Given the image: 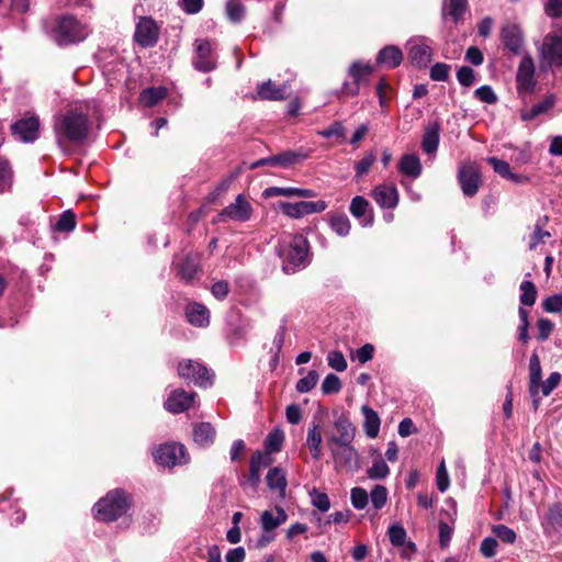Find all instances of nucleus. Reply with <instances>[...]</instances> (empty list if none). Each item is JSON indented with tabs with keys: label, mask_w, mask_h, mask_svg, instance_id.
Masks as SVG:
<instances>
[{
	"label": "nucleus",
	"mask_w": 562,
	"mask_h": 562,
	"mask_svg": "<svg viewBox=\"0 0 562 562\" xmlns=\"http://www.w3.org/2000/svg\"><path fill=\"white\" fill-rule=\"evenodd\" d=\"M282 268L286 273L304 269L311 262L310 243L302 234L284 238L279 248Z\"/></svg>",
	"instance_id": "obj_1"
},
{
	"label": "nucleus",
	"mask_w": 562,
	"mask_h": 562,
	"mask_svg": "<svg viewBox=\"0 0 562 562\" xmlns=\"http://www.w3.org/2000/svg\"><path fill=\"white\" fill-rule=\"evenodd\" d=\"M90 131V122L86 112L72 109L67 111L55 125L57 142L81 143Z\"/></svg>",
	"instance_id": "obj_2"
},
{
	"label": "nucleus",
	"mask_w": 562,
	"mask_h": 562,
	"mask_svg": "<svg viewBox=\"0 0 562 562\" xmlns=\"http://www.w3.org/2000/svg\"><path fill=\"white\" fill-rule=\"evenodd\" d=\"M90 33L89 26L72 15H61L54 27L55 40L59 45L83 41Z\"/></svg>",
	"instance_id": "obj_3"
},
{
	"label": "nucleus",
	"mask_w": 562,
	"mask_h": 562,
	"mask_svg": "<svg viewBox=\"0 0 562 562\" xmlns=\"http://www.w3.org/2000/svg\"><path fill=\"white\" fill-rule=\"evenodd\" d=\"M130 504L124 492L114 490L109 492L94 506V517L101 521H113L124 515Z\"/></svg>",
	"instance_id": "obj_4"
},
{
	"label": "nucleus",
	"mask_w": 562,
	"mask_h": 562,
	"mask_svg": "<svg viewBox=\"0 0 562 562\" xmlns=\"http://www.w3.org/2000/svg\"><path fill=\"white\" fill-rule=\"evenodd\" d=\"M335 467L348 472H356L359 469V452L352 442H327Z\"/></svg>",
	"instance_id": "obj_5"
},
{
	"label": "nucleus",
	"mask_w": 562,
	"mask_h": 562,
	"mask_svg": "<svg viewBox=\"0 0 562 562\" xmlns=\"http://www.w3.org/2000/svg\"><path fill=\"white\" fill-rule=\"evenodd\" d=\"M539 59L548 66H562V34L548 33L537 44Z\"/></svg>",
	"instance_id": "obj_6"
},
{
	"label": "nucleus",
	"mask_w": 562,
	"mask_h": 562,
	"mask_svg": "<svg viewBox=\"0 0 562 562\" xmlns=\"http://www.w3.org/2000/svg\"><path fill=\"white\" fill-rule=\"evenodd\" d=\"M154 459L159 465L172 468L186 464L189 461V456L183 445L166 443L155 450Z\"/></svg>",
	"instance_id": "obj_7"
},
{
	"label": "nucleus",
	"mask_w": 562,
	"mask_h": 562,
	"mask_svg": "<svg viewBox=\"0 0 562 562\" xmlns=\"http://www.w3.org/2000/svg\"><path fill=\"white\" fill-rule=\"evenodd\" d=\"M178 375L188 383H194L198 386L206 387L212 384L213 375L207 368L192 360L179 362Z\"/></svg>",
	"instance_id": "obj_8"
},
{
	"label": "nucleus",
	"mask_w": 562,
	"mask_h": 562,
	"mask_svg": "<svg viewBox=\"0 0 562 562\" xmlns=\"http://www.w3.org/2000/svg\"><path fill=\"white\" fill-rule=\"evenodd\" d=\"M254 209L250 202L243 194H238L235 201L224 207L220 214L218 220L234 221V222H247L252 216Z\"/></svg>",
	"instance_id": "obj_9"
},
{
	"label": "nucleus",
	"mask_w": 562,
	"mask_h": 562,
	"mask_svg": "<svg viewBox=\"0 0 562 562\" xmlns=\"http://www.w3.org/2000/svg\"><path fill=\"white\" fill-rule=\"evenodd\" d=\"M458 180L465 196H474L481 186V173L476 164L468 162L460 166Z\"/></svg>",
	"instance_id": "obj_10"
},
{
	"label": "nucleus",
	"mask_w": 562,
	"mask_h": 562,
	"mask_svg": "<svg viewBox=\"0 0 562 562\" xmlns=\"http://www.w3.org/2000/svg\"><path fill=\"white\" fill-rule=\"evenodd\" d=\"M280 210L289 217L301 218L305 215L322 213L327 209V203L323 200L318 201H301V202H280Z\"/></svg>",
	"instance_id": "obj_11"
},
{
	"label": "nucleus",
	"mask_w": 562,
	"mask_h": 562,
	"mask_svg": "<svg viewBox=\"0 0 562 562\" xmlns=\"http://www.w3.org/2000/svg\"><path fill=\"white\" fill-rule=\"evenodd\" d=\"M536 86L535 80V63L529 54L522 56L517 74H516V88L518 93H529Z\"/></svg>",
	"instance_id": "obj_12"
},
{
	"label": "nucleus",
	"mask_w": 562,
	"mask_h": 562,
	"mask_svg": "<svg viewBox=\"0 0 562 562\" xmlns=\"http://www.w3.org/2000/svg\"><path fill=\"white\" fill-rule=\"evenodd\" d=\"M159 27L151 18H142L135 29L134 38L142 47H153L157 44Z\"/></svg>",
	"instance_id": "obj_13"
},
{
	"label": "nucleus",
	"mask_w": 562,
	"mask_h": 562,
	"mask_svg": "<svg viewBox=\"0 0 562 562\" xmlns=\"http://www.w3.org/2000/svg\"><path fill=\"white\" fill-rule=\"evenodd\" d=\"M408 58L411 63L419 68L426 67L431 60V47L426 37L412 38L408 42Z\"/></svg>",
	"instance_id": "obj_14"
},
{
	"label": "nucleus",
	"mask_w": 562,
	"mask_h": 562,
	"mask_svg": "<svg viewBox=\"0 0 562 562\" xmlns=\"http://www.w3.org/2000/svg\"><path fill=\"white\" fill-rule=\"evenodd\" d=\"M373 71V67L370 64H362L355 61L349 68V75L352 77V82H345L341 91L347 95H357L359 93L360 83L366 80Z\"/></svg>",
	"instance_id": "obj_15"
},
{
	"label": "nucleus",
	"mask_w": 562,
	"mask_h": 562,
	"mask_svg": "<svg viewBox=\"0 0 562 562\" xmlns=\"http://www.w3.org/2000/svg\"><path fill=\"white\" fill-rule=\"evenodd\" d=\"M13 135L21 142L32 143L38 138L40 121L38 117L32 115L21 119L12 125Z\"/></svg>",
	"instance_id": "obj_16"
},
{
	"label": "nucleus",
	"mask_w": 562,
	"mask_h": 562,
	"mask_svg": "<svg viewBox=\"0 0 562 562\" xmlns=\"http://www.w3.org/2000/svg\"><path fill=\"white\" fill-rule=\"evenodd\" d=\"M195 393L176 389L170 392L164 403L165 408L172 414H179L189 409L194 403Z\"/></svg>",
	"instance_id": "obj_17"
},
{
	"label": "nucleus",
	"mask_w": 562,
	"mask_h": 562,
	"mask_svg": "<svg viewBox=\"0 0 562 562\" xmlns=\"http://www.w3.org/2000/svg\"><path fill=\"white\" fill-rule=\"evenodd\" d=\"M501 38L504 46L514 55H519L522 52L524 34L517 24L504 25L501 30Z\"/></svg>",
	"instance_id": "obj_18"
},
{
	"label": "nucleus",
	"mask_w": 562,
	"mask_h": 562,
	"mask_svg": "<svg viewBox=\"0 0 562 562\" xmlns=\"http://www.w3.org/2000/svg\"><path fill=\"white\" fill-rule=\"evenodd\" d=\"M372 198L382 209H395L398 204L400 195L394 183H382L372 191Z\"/></svg>",
	"instance_id": "obj_19"
},
{
	"label": "nucleus",
	"mask_w": 562,
	"mask_h": 562,
	"mask_svg": "<svg viewBox=\"0 0 562 562\" xmlns=\"http://www.w3.org/2000/svg\"><path fill=\"white\" fill-rule=\"evenodd\" d=\"M333 425L336 432L327 437V442L353 441L356 427L347 416L340 415L334 420Z\"/></svg>",
	"instance_id": "obj_20"
},
{
	"label": "nucleus",
	"mask_w": 562,
	"mask_h": 562,
	"mask_svg": "<svg viewBox=\"0 0 562 562\" xmlns=\"http://www.w3.org/2000/svg\"><path fill=\"white\" fill-rule=\"evenodd\" d=\"M196 57L193 61L194 67L203 72H209L215 68V61L212 57V45L207 40L195 42Z\"/></svg>",
	"instance_id": "obj_21"
},
{
	"label": "nucleus",
	"mask_w": 562,
	"mask_h": 562,
	"mask_svg": "<svg viewBox=\"0 0 562 562\" xmlns=\"http://www.w3.org/2000/svg\"><path fill=\"white\" fill-rule=\"evenodd\" d=\"M267 485L269 490L277 493L280 499L285 498V491L288 486L286 474L280 467L271 468L266 476Z\"/></svg>",
	"instance_id": "obj_22"
},
{
	"label": "nucleus",
	"mask_w": 562,
	"mask_h": 562,
	"mask_svg": "<svg viewBox=\"0 0 562 562\" xmlns=\"http://www.w3.org/2000/svg\"><path fill=\"white\" fill-rule=\"evenodd\" d=\"M349 211L353 217L360 220L362 226L372 225L373 215L370 212V203L366 198L361 195L355 196L350 202Z\"/></svg>",
	"instance_id": "obj_23"
},
{
	"label": "nucleus",
	"mask_w": 562,
	"mask_h": 562,
	"mask_svg": "<svg viewBox=\"0 0 562 562\" xmlns=\"http://www.w3.org/2000/svg\"><path fill=\"white\" fill-rule=\"evenodd\" d=\"M288 519V514L282 507L276 506L274 512L265 510L260 516V526L263 531L273 532Z\"/></svg>",
	"instance_id": "obj_24"
},
{
	"label": "nucleus",
	"mask_w": 562,
	"mask_h": 562,
	"mask_svg": "<svg viewBox=\"0 0 562 562\" xmlns=\"http://www.w3.org/2000/svg\"><path fill=\"white\" fill-rule=\"evenodd\" d=\"M398 171L406 177L417 179L423 171L420 159L415 154H404L397 164Z\"/></svg>",
	"instance_id": "obj_25"
},
{
	"label": "nucleus",
	"mask_w": 562,
	"mask_h": 562,
	"mask_svg": "<svg viewBox=\"0 0 562 562\" xmlns=\"http://www.w3.org/2000/svg\"><path fill=\"white\" fill-rule=\"evenodd\" d=\"M186 316L188 322L198 327H205L210 323L209 310L199 303H191L186 308Z\"/></svg>",
	"instance_id": "obj_26"
},
{
	"label": "nucleus",
	"mask_w": 562,
	"mask_h": 562,
	"mask_svg": "<svg viewBox=\"0 0 562 562\" xmlns=\"http://www.w3.org/2000/svg\"><path fill=\"white\" fill-rule=\"evenodd\" d=\"M440 124L438 122L429 123L424 132L422 148L426 154H435L439 145Z\"/></svg>",
	"instance_id": "obj_27"
},
{
	"label": "nucleus",
	"mask_w": 562,
	"mask_h": 562,
	"mask_svg": "<svg viewBox=\"0 0 562 562\" xmlns=\"http://www.w3.org/2000/svg\"><path fill=\"white\" fill-rule=\"evenodd\" d=\"M363 415V430L367 437L374 439L378 437L381 426V419L378 413L368 405L361 407Z\"/></svg>",
	"instance_id": "obj_28"
},
{
	"label": "nucleus",
	"mask_w": 562,
	"mask_h": 562,
	"mask_svg": "<svg viewBox=\"0 0 562 562\" xmlns=\"http://www.w3.org/2000/svg\"><path fill=\"white\" fill-rule=\"evenodd\" d=\"M542 379V369L539 356L533 352L529 360V393L531 397L539 394L540 382Z\"/></svg>",
	"instance_id": "obj_29"
},
{
	"label": "nucleus",
	"mask_w": 562,
	"mask_h": 562,
	"mask_svg": "<svg viewBox=\"0 0 562 562\" xmlns=\"http://www.w3.org/2000/svg\"><path fill=\"white\" fill-rule=\"evenodd\" d=\"M403 54L396 46H386L379 52L376 63L386 68H395L401 65Z\"/></svg>",
	"instance_id": "obj_30"
},
{
	"label": "nucleus",
	"mask_w": 562,
	"mask_h": 562,
	"mask_svg": "<svg viewBox=\"0 0 562 562\" xmlns=\"http://www.w3.org/2000/svg\"><path fill=\"white\" fill-rule=\"evenodd\" d=\"M215 428L210 423H199L193 426V440L202 447L210 446L215 439Z\"/></svg>",
	"instance_id": "obj_31"
},
{
	"label": "nucleus",
	"mask_w": 562,
	"mask_h": 562,
	"mask_svg": "<svg viewBox=\"0 0 562 562\" xmlns=\"http://www.w3.org/2000/svg\"><path fill=\"white\" fill-rule=\"evenodd\" d=\"M199 270V258L194 255L186 256L178 265V276L186 282L194 279Z\"/></svg>",
	"instance_id": "obj_32"
},
{
	"label": "nucleus",
	"mask_w": 562,
	"mask_h": 562,
	"mask_svg": "<svg viewBox=\"0 0 562 562\" xmlns=\"http://www.w3.org/2000/svg\"><path fill=\"white\" fill-rule=\"evenodd\" d=\"M284 92L285 87H277L270 79L257 87V95L262 100H282L284 99Z\"/></svg>",
	"instance_id": "obj_33"
},
{
	"label": "nucleus",
	"mask_w": 562,
	"mask_h": 562,
	"mask_svg": "<svg viewBox=\"0 0 562 562\" xmlns=\"http://www.w3.org/2000/svg\"><path fill=\"white\" fill-rule=\"evenodd\" d=\"M487 162L493 167L494 171L502 178L517 183L521 181L522 177L512 172L507 161L498 159L496 157H488Z\"/></svg>",
	"instance_id": "obj_34"
},
{
	"label": "nucleus",
	"mask_w": 562,
	"mask_h": 562,
	"mask_svg": "<svg viewBox=\"0 0 562 562\" xmlns=\"http://www.w3.org/2000/svg\"><path fill=\"white\" fill-rule=\"evenodd\" d=\"M328 224L331 231L340 237H346L351 229V223L346 214H329Z\"/></svg>",
	"instance_id": "obj_35"
},
{
	"label": "nucleus",
	"mask_w": 562,
	"mask_h": 562,
	"mask_svg": "<svg viewBox=\"0 0 562 562\" xmlns=\"http://www.w3.org/2000/svg\"><path fill=\"white\" fill-rule=\"evenodd\" d=\"M322 434L318 430V425L313 424L312 428H310L307 432L306 445L315 460H319L322 458Z\"/></svg>",
	"instance_id": "obj_36"
},
{
	"label": "nucleus",
	"mask_w": 562,
	"mask_h": 562,
	"mask_svg": "<svg viewBox=\"0 0 562 562\" xmlns=\"http://www.w3.org/2000/svg\"><path fill=\"white\" fill-rule=\"evenodd\" d=\"M166 95L167 89L164 87L147 88L142 91L139 101L143 105L150 108L157 104L160 100L165 99Z\"/></svg>",
	"instance_id": "obj_37"
},
{
	"label": "nucleus",
	"mask_w": 562,
	"mask_h": 562,
	"mask_svg": "<svg viewBox=\"0 0 562 562\" xmlns=\"http://www.w3.org/2000/svg\"><path fill=\"white\" fill-rule=\"evenodd\" d=\"M310 156L308 150L300 149V150H285L278 155L279 165L281 167H290L292 165L299 164Z\"/></svg>",
	"instance_id": "obj_38"
},
{
	"label": "nucleus",
	"mask_w": 562,
	"mask_h": 562,
	"mask_svg": "<svg viewBox=\"0 0 562 562\" xmlns=\"http://www.w3.org/2000/svg\"><path fill=\"white\" fill-rule=\"evenodd\" d=\"M548 222V216L539 218L536 223L535 231L529 238V248L535 249L539 244L544 243L546 238H549L551 234L544 231L542 227Z\"/></svg>",
	"instance_id": "obj_39"
},
{
	"label": "nucleus",
	"mask_w": 562,
	"mask_h": 562,
	"mask_svg": "<svg viewBox=\"0 0 562 562\" xmlns=\"http://www.w3.org/2000/svg\"><path fill=\"white\" fill-rule=\"evenodd\" d=\"M376 157L373 151L367 153L362 159L355 164V178L360 180L363 176H366L372 165L374 164Z\"/></svg>",
	"instance_id": "obj_40"
},
{
	"label": "nucleus",
	"mask_w": 562,
	"mask_h": 562,
	"mask_svg": "<svg viewBox=\"0 0 562 562\" xmlns=\"http://www.w3.org/2000/svg\"><path fill=\"white\" fill-rule=\"evenodd\" d=\"M468 0H449V3L443 8V14H448L454 22H458L467 8Z\"/></svg>",
	"instance_id": "obj_41"
},
{
	"label": "nucleus",
	"mask_w": 562,
	"mask_h": 562,
	"mask_svg": "<svg viewBox=\"0 0 562 562\" xmlns=\"http://www.w3.org/2000/svg\"><path fill=\"white\" fill-rule=\"evenodd\" d=\"M520 303L526 306H532L537 300V290L531 281H522L520 284Z\"/></svg>",
	"instance_id": "obj_42"
},
{
	"label": "nucleus",
	"mask_w": 562,
	"mask_h": 562,
	"mask_svg": "<svg viewBox=\"0 0 562 562\" xmlns=\"http://www.w3.org/2000/svg\"><path fill=\"white\" fill-rule=\"evenodd\" d=\"M226 13L232 22L238 23L245 16V7L238 0H228L226 2Z\"/></svg>",
	"instance_id": "obj_43"
},
{
	"label": "nucleus",
	"mask_w": 562,
	"mask_h": 562,
	"mask_svg": "<svg viewBox=\"0 0 562 562\" xmlns=\"http://www.w3.org/2000/svg\"><path fill=\"white\" fill-rule=\"evenodd\" d=\"M318 378L319 376H318V373L316 371H314V370L308 371V373L305 376H303L302 379H300L296 382V386H295L296 391L299 393H307V392H310L317 384Z\"/></svg>",
	"instance_id": "obj_44"
},
{
	"label": "nucleus",
	"mask_w": 562,
	"mask_h": 562,
	"mask_svg": "<svg viewBox=\"0 0 562 562\" xmlns=\"http://www.w3.org/2000/svg\"><path fill=\"white\" fill-rule=\"evenodd\" d=\"M76 227V216L71 211H65L55 224L58 232H71Z\"/></svg>",
	"instance_id": "obj_45"
},
{
	"label": "nucleus",
	"mask_w": 562,
	"mask_h": 562,
	"mask_svg": "<svg viewBox=\"0 0 562 562\" xmlns=\"http://www.w3.org/2000/svg\"><path fill=\"white\" fill-rule=\"evenodd\" d=\"M284 440L282 431L274 430L268 434L265 440V448L268 453L277 452L281 449Z\"/></svg>",
	"instance_id": "obj_46"
},
{
	"label": "nucleus",
	"mask_w": 562,
	"mask_h": 562,
	"mask_svg": "<svg viewBox=\"0 0 562 562\" xmlns=\"http://www.w3.org/2000/svg\"><path fill=\"white\" fill-rule=\"evenodd\" d=\"M317 134L324 138L336 137L339 142H344L346 138V130L341 122H334L327 128L318 131Z\"/></svg>",
	"instance_id": "obj_47"
},
{
	"label": "nucleus",
	"mask_w": 562,
	"mask_h": 562,
	"mask_svg": "<svg viewBox=\"0 0 562 562\" xmlns=\"http://www.w3.org/2000/svg\"><path fill=\"white\" fill-rule=\"evenodd\" d=\"M389 473V465L382 459L374 460L372 465L368 469V476L372 480L384 479Z\"/></svg>",
	"instance_id": "obj_48"
},
{
	"label": "nucleus",
	"mask_w": 562,
	"mask_h": 562,
	"mask_svg": "<svg viewBox=\"0 0 562 562\" xmlns=\"http://www.w3.org/2000/svg\"><path fill=\"white\" fill-rule=\"evenodd\" d=\"M387 495L389 493L385 486L379 484L375 485L370 493L372 506L375 509H381L382 507H384L387 501Z\"/></svg>",
	"instance_id": "obj_49"
},
{
	"label": "nucleus",
	"mask_w": 562,
	"mask_h": 562,
	"mask_svg": "<svg viewBox=\"0 0 562 562\" xmlns=\"http://www.w3.org/2000/svg\"><path fill=\"white\" fill-rule=\"evenodd\" d=\"M350 501L356 509H363L369 502V494L362 487H353L350 491Z\"/></svg>",
	"instance_id": "obj_50"
},
{
	"label": "nucleus",
	"mask_w": 562,
	"mask_h": 562,
	"mask_svg": "<svg viewBox=\"0 0 562 562\" xmlns=\"http://www.w3.org/2000/svg\"><path fill=\"white\" fill-rule=\"evenodd\" d=\"M387 536L390 542L395 547H401L406 540V530L398 524H393L389 527Z\"/></svg>",
	"instance_id": "obj_51"
},
{
	"label": "nucleus",
	"mask_w": 562,
	"mask_h": 562,
	"mask_svg": "<svg viewBox=\"0 0 562 562\" xmlns=\"http://www.w3.org/2000/svg\"><path fill=\"white\" fill-rule=\"evenodd\" d=\"M12 183V171L9 162L0 158V192L7 191Z\"/></svg>",
	"instance_id": "obj_52"
},
{
	"label": "nucleus",
	"mask_w": 562,
	"mask_h": 562,
	"mask_svg": "<svg viewBox=\"0 0 562 562\" xmlns=\"http://www.w3.org/2000/svg\"><path fill=\"white\" fill-rule=\"evenodd\" d=\"M321 389L324 394L338 393L341 390L340 379L336 374L329 373L325 376Z\"/></svg>",
	"instance_id": "obj_53"
},
{
	"label": "nucleus",
	"mask_w": 562,
	"mask_h": 562,
	"mask_svg": "<svg viewBox=\"0 0 562 562\" xmlns=\"http://www.w3.org/2000/svg\"><path fill=\"white\" fill-rule=\"evenodd\" d=\"M328 366L337 372H342L347 369V360L340 351H330L327 356Z\"/></svg>",
	"instance_id": "obj_54"
},
{
	"label": "nucleus",
	"mask_w": 562,
	"mask_h": 562,
	"mask_svg": "<svg viewBox=\"0 0 562 562\" xmlns=\"http://www.w3.org/2000/svg\"><path fill=\"white\" fill-rule=\"evenodd\" d=\"M561 381V374L559 372H552L544 382H540V389L543 396H548L559 385Z\"/></svg>",
	"instance_id": "obj_55"
},
{
	"label": "nucleus",
	"mask_w": 562,
	"mask_h": 562,
	"mask_svg": "<svg viewBox=\"0 0 562 562\" xmlns=\"http://www.w3.org/2000/svg\"><path fill=\"white\" fill-rule=\"evenodd\" d=\"M436 482L438 490L443 493L449 488L450 481L446 469L445 461L442 460L437 469Z\"/></svg>",
	"instance_id": "obj_56"
},
{
	"label": "nucleus",
	"mask_w": 562,
	"mask_h": 562,
	"mask_svg": "<svg viewBox=\"0 0 562 562\" xmlns=\"http://www.w3.org/2000/svg\"><path fill=\"white\" fill-rule=\"evenodd\" d=\"M543 11L550 19L562 18V0H547L543 5Z\"/></svg>",
	"instance_id": "obj_57"
},
{
	"label": "nucleus",
	"mask_w": 562,
	"mask_h": 562,
	"mask_svg": "<svg viewBox=\"0 0 562 562\" xmlns=\"http://www.w3.org/2000/svg\"><path fill=\"white\" fill-rule=\"evenodd\" d=\"M474 94L480 101L487 104H494L497 101V95L495 94L493 89L487 85L477 88L474 91Z\"/></svg>",
	"instance_id": "obj_58"
},
{
	"label": "nucleus",
	"mask_w": 562,
	"mask_h": 562,
	"mask_svg": "<svg viewBox=\"0 0 562 562\" xmlns=\"http://www.w3.org/2000/svg\"><path fill=\"white\" fill-rule=\"evenodd\" d=\"M495 536L506 543H514L516 540V533L513 529L505 525H497L493 528Z\"/></svg>",
	"instance_id": "obj_59"
},
{
	"label": "nucleus",
	"mask_w": 562,
	"mask_h": 562,
	"mask_svg": "<svg viewBox=\"0 0 562 562\" xmlns=\"http://www.w3.org/2000/svg\"><path fill=\"white\" fill-rule=\"evenodd\" d=\"M457 79L461 86L471 87L475 80L473 69L468 66L460 67L457 72Z\"/></svg>",
	"instance_id": "obj_60"
},
{
	"label": "nucleus",
	"mask_w": 562,
	"mask_h": 562,
	"mask_svg": "<svg viewBox=\"0 0 562 562\" xmlns=\"http://www.w3.org/2000/svg\"><path fill=\"white\" fill-rule=\"evenodd\" d=\"M542 307L548 313H560L562 311V295L557 294L547 297L542 303Z\"/></svg>",
	"instance_id": "obj_61"
},
{
	"label": "nucleus",
	"mask_w": 562,
	"mask_h": 562,
	"mask_svg": "<svg viewBox=\"0 0 562 562\" xmlns=\"http://www.w3.org/2000/svg\"><path fill=\"white\" fill-rule=\"evenodd\" d=\"M450 67L443 63L435 64L430 69V78L436 81H445L449 77Z\"/></svg>",
	"instance_id": "obj_62"
},
{
	"label": "nucleus",
	"mask_w": 562,
	"mask_h": 562,
	"mask_svg": "<svg viewBox=\"0 0 562 562\" xmlns=\"http://www.w3.org/2000/svg\"><path fill=\"white\" fill-rule=\"evenodd\" d=\"M312 504L323 513L330 508V501L328 495L316 491L312 493Z\"/></svg>",
	"instance_id": "obj_63"
},
{
	"label": "nucleus",
	"mask_w": 562,
	"mask_h": 562,
	"mask_svg": "<svg viewBox=\"0 0 562 562\" xmlns=\"http://www.w3.org/2000/svg\"><path fill=\"white\" fill-rule=\"evenodd\" d=\"M547 522L552 527H562V506H552L547 514Z\"/></svg>",
	"instance_id": "obj_64"
}]
</instances>
